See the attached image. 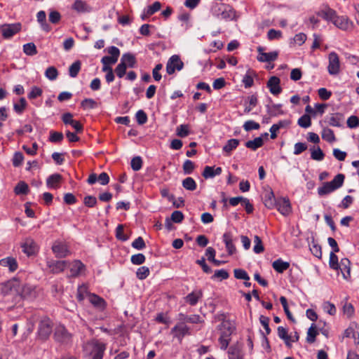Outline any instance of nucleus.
<instances>
[{
	"label": "nucleus",
	"mask_w": 359,
	"mask_h": 359,
	"mask_svg": "<svg viewBox=\"0 0 359 359\" xmlns=\"http://www.w3.org/2000/svg\"><path fill=\"white\" fill-rule=\"evenodd\" d=\"M4 302L8 304V309H13L15 305L20 304L22 297L20 295V281L12 279L4 283L1 287Z\"/></svg>",
	"instance_id": "nucleus-1"
},
{
	"label": "nucleus",
	"mask_w": 359,
	"mask_h": 359,
	"mask_svg": "<svg viewBox=\"0 0 359 359\" xmlns=\"http://www.w3.org/2000/svg\"><path fill=\"white\" fill-rule=\"evenodd\" d=\"M106 345L98 340H91L83 346V351L86 355L91 357L90 359H102Z\"/></svg>",
	"instance_id": "nucleus-2"
},
{
	"label": "nucleus",
	"mask_w": 359,
	"mask_h": 359,
	"mask_svg": "<svg viewBox=\"0 0 359 359\" xmlns=\"http://www.w3.org/2000/svg\"><path fill=\"white\" fill-rule=\"evenodd\" d=\"M52 330V321L48 318L41 319L38 327V338L42 341L46 340L51 334Z\"/></svg>",
	"instance_id": "nucleus-3"
},
{
	"label": "nucleus",
	"mask_w": 359,
	"mask_h": 359,
	"mask_svg": "<svg viewBox=\"0 0 359 359\" xmlns=\"http://www.w3.org/2000/svg\"><path fill=\"white\" fill-rule=\"evenodd\" d=\"M184 67V62L177 55H172L166 64V72L168 74H173L175 70L180 71Z\"/></svg>",
	"instance_id": "nucleus-4"
},
{
	"label": "nucleus",
	"mask_w": 359,
	"mask_h": 359,
	"mask_svg": "<svg viewBox=\"0 0 359 359\" xmlns=\"http://www.w3.org/2000/svg\"><path fill=\"white\" fill-rule=\"evenodd\" d=\"M53 337L55 340L60 344H68L72 339L71 334L62 325H59L55 328Z\"/></svg>",
	"instance_id": "nucleus-5"
},
{
	"label": "nucleus",
	"mask_w": 359,
	"mask_h": 359,
	"mask_svg": "<svg viewBox=\"0 0 359 359\" xmlns=\"http://www.w3.org/2000/svg\"><path fill=\"white\" fill-rule=\"evenodd\" d=\"M2 36L4 39H9L19 32L21 29L20 23L4 24L0 27Z\"/></svg>",
	"instance_id": "nucleus-6"
},
{
	"label": "nucleus",
	"mask_w": 359,
	"mask_h": 359,
	"mask_svg": "<svg viewBox=\"0 0 359 359\" xmlns=\"http://www.w3.org/2000/svg\"><path fill=\"white\" fill-rule=\"evenodd\" d=\"M340 62L338 55L335 52L329 54L328 72L331 75H337L339 72Z\"/></svg>",
	"instance_id": "nucleus-7"
},
{
	"label": "nucleus",
	"mask_w": 359,
	"mask_h": 359,
	"mask_svg": "<svg viewBox=\"0 0 359 359\" xmlns=\"http://www.w3.org/2000/svg\"><path fill=\"white\" fill-rule=\"evenodd\" d=\"M257 50L259 53L257 60L262 62H270L271 61H274L278 56V53L277 51L264 53V48L262 46H258Z\"/></svg>",
	"instance_id": "nucleus-8"
},
{
	"label": "nucleus",
	"mask_w": 359,
	"mask_h": 359,
	"mask_svg": "<svg viewBox=\"0 0 359 359\" xmlns=\"http://www.w3.org/2000/svg\"><path fill=\"white\" fill-rule=\"evenodd\" d=\"M332 22L339 29L346 31L353 27V23L346 16H336L332 20Z\"/></svg>",
	"instance_id": "nucleus-9"
},
{
	"label": "nucleus",
	"mask_w": 359,
	"mask_h": 359,
	"mask_svg": "<svg viewBox=\"0 0 359 359\" xmlns=\"http://www.w3.org/2000/svg\"><path fill=\"white\" fill-rule=\"evenodd\" d=\"M316 15L326 21L332 22L336 16V11L327 5H324L320 9L316 12Z\"/></svg>",
	"instance_id": "nucleus-10"
},
{
	"label": "nucleus",
	"mask_w": 359,
	"mask_h": 359,
	"mask_svg": "<svg viewBox=\"0 0 359 359\" xmlns=\"http://www.w3.org/2000/svg\"><path fill=\"white\" fill-rule=\"evenodd\" d=\"M88 300L93 307L100 311H104L107 307L106 301L96 294H88Z\"/></svg>",
	"instance_id": "nucleus-11"
},
{
	"label": "nucleus",
	"mask_w": 359,
	"mask_h": 359,
	"mask_svg": "<svg viewBox=\"0 0 359 359\" xmlns=\"http://www.w3.org/2000/svg\"><path fill=\"white\" fill-rule=\"evenodd\" d=\"M68 266L67 261L50 260L47 262V266L53 273H59L62 272Z\"/></svg>",
	"instance_id": "nucleus-12"
},
{
	"label": "nucleus",
	"mask_w": 359,
	"mask_h": 359,
	"mask_svg": "<svg viewBox=\"0 0 359 359\" xmlns=\"http://www.w3.org/2000/svg\"><path fill=\"white\" fill-rule=\"evenodd\" d=\"M219 329L221 330L220 337L231 340V335L233 332L235 327L229 320H223Z\"/></svg>",
	"instance_id": "nucleus-13"
},
{
	"label": "nucleus",
	"mask_w": 359,
	"mask_h": 359,
	"mask_svg": "<svg viewBox=\"0 0 359 359\" xmlns=\"http://www.w3.org/2000/svg\"><path fill=\"white\" fill-rule=\"evenodd\" d=\"M280 80L278 77L273 76L270 77L267 81L266 86L269 88L271 93L277 95L282 92V88L280 86Z\"/></svg>",
	"instance_id": "nucleus-14"
},
{
	"label": "nucleus",
	"mask_w": 359,
	"mask_h": 359,
	"mask_svg": "<svg viewBox=\"0 0 359 359\" xmlns=\"http://www.w3.org/2000/svg\"><path fill=\"white\" fill-rule=\"evenodd\" d=\"M275 208H276L283 215H288L292 212L291 205L287 198L278 199Z\"/></svg>",
	"instance_id": "nucleus-15"
},
{
	"label": "nucleus",
	"mask_w": 359,
	"mask_h": 359,
	"mask_svg": "<svg viewBox=\"0 0 359 359\" xmlns=\"http://www.w3.org/2000/svg\"><path fill=\"white\" fill-rule=\"evenodd\" d=\"M242 348L243 344L238 341L231 345L228 350L229 358L243 359Z\"/></svg>",
	"instance_id": "nucleus-16"
},
{
	"label": "nucleus",
	"mask_w": 359,
	"mask_h": 359,
	"mask_svg": "<svg viewBox=\"0 0 359 359\" xmlns=\"http://www.w3.org/2000/svg\"><path fill=\"white\" fill-rule=\"evenodd\" d=\"M67 266L70 267V277L79 276L86 268L80 260H74L72 264L68 262Z\"/></svg>",
	"instance_id": "nucleus-17"
},
{
	"label": "nucleus",
	"mask_w": 359,
	"mask_h": 359,
	"mask_svg": "<svg viewBox=\"0 0 359 359\" xmlns=\"http://www.w3.org/2000/svg\"><path fill=\"white\" fill-rule=\"evenodd\" d=\"M223 241L225 243V246L226 250L228 252L229 255H233L236 252V246L233 243V236L231 233L226 232L223 234L222 236Z\"/></svg>",
	"instance_id": "nucleus-18"
},
{
	"label": "nucleus",
	"mask_w": 359,
	"mask_h": 359,
	"mask_svg": "<svg viewBox=\"0 0 359 359\" xmlns=\"http://www.w3.org/2000/svg\"><path fill=\"white\" fill-rule=\"evenodd\" d=\"M22 251L27 255L32 256L37 252V245L32 239H26L25 243L21 245Z\"/></svg>",
	"instance_id": "nucleus-19"
},
{
	"label": "nucleus",
	"mask_w": 359,
	"mask_h": 359,
	"mask_svg": "<svg viewBox=\"0 0 359 359\" xmlns=\"http://www.w3.org/2000/svg\"><path fill=\"white\" fill-rule=\"evenodd\" d=\"M172 333H175V337L181 339L185 335L189 334V328L183 323H178L172 330Z\"/></svg>",
	"instance_id": "nucleus-20"
},
{
	"label": "nucleus",
	"mask_w": 359,
	"mask_h": 359,
	"mask_svg": "<svg viewBox=\"0 0 359 359\" xmlns=\"http://www.w3.org/2000/svg\"><path fill=\"white\" fill-rule=\"evenodd\" d=\"M161 194L163 197L167 198L169 201L172 202V205L176 208H180L181 207H183L184 205V200L183 198L180 197L179 201H180V203H177V201L175 200V198L174 195L169 194V189L167 188L162 189L161 190Z\"/></svg>",
	"instance_id": "nucleus-21"
},
{
	"label": "nucleus",
	"mask_w": 359,
	"mask_h": 359,
	"mask_svg": "<svg viewBox=\"0 0 359 359\" xmlns=\"http://www.w3.org/2000/svg\"><path fill=\"white\" fill-rule=\"evenodd\" d=\"M53 252L58 258H63L68 255L69 250L66 245L58 243H55L52 247Z\"/></svg>",
	"instance_id": "nucleus-22"
},
{
	"label": "nucleus",
	"mask_w": 359,
	"mask_h": 359,
	"mask_svg": "<svg viewBox=\"0 0 359 359\" xmlns=\"http://www.w3.org/2000/svg\"><path fill=\"white\" fill-rule=\"evenodd\" d=\"M277 200L274 196L273 191L271 189L266 191L264 197V205L269 209H273L277 205Z\"/></svg>",
	"instance_id": "nucleus-23"
},
{
	"label": "nucleus",
	"mask_w": 359,
	"mask_h": 359,
	"mask_svg": "<svg viewBox=\"0 0 359 359\" xmlns=\"http://www.w3.org/2000/svg\"><path fill=\"white\" fill-rule=\"evenodd\" d=\"M222 168L217 167L215 168L211 166H205L203 171L202 175L205 179L213 178L216 175H219L222 173Z\"/></svg>",
	"instance_id": "nucleus-24"
},
{
	"label": "nucleus",
	"mask_w": 359,
	"mask_h": 359,
	"mask_svg": "<svg viewBox=\"0 0 359 359\" xmlns=\"http://www.w3.org/2000/svg\"><path fill=\"white\" fill-rule=\"evenodd\" d=\"M350 261L347 258H343L341 259L339 270L341 271L342 276L344 279L347 280L350 278Z\"/></svg>",
	"instance_id": "nucleus-25"
},
{
	"label": "nucleus",
	"mask_w": 359,
	"mask_h": 359,
	"mask_svg": "<svg viewBox=\"0 0 359 359\" xmlns=\"http://www.w3.org/2000/svg\"><path fill=\"white\" fill-rule=\"evenodd\" d=\"M0 265L4 267H8L10 271L13 272L18 269V263L15 259L8 257L0 260Z\"/></svg>",
	"instance_id": "nucleus-26"
},
{
	"label": "nucleus",
	"mask_w": 359,
	"mask_h": 359,
	"mask_svg": "<svg viewBox=\"0 0 359 359\" xmlns=\"http://www.w3.org/2000/svg\"><path fill=\"white\" fill-rule=\"evenodd\" d=\"M178 320L183 324L184 323H198L201 322V317L198 315L187 316L181 313L178 316Z\"/></svg>",
	"instance_id": "nucleus-27"
},
{
	"label": "nucleus",
	"mask_w": 359,
	"mask_h": 359,
	"mask_svg": "<svg viewBox=\"0 0 359 359\" xmlns=\"http://www.w3.org/2000/svg\"><path fill=\"white\" fill-rule=\"evenodd\" d=\"M344 115L341 113L332 114L329 118L328 123L332 126L341 127L344 122Z\"/></svg>",
	"instance_id": "nucleus-28"
},
{
	"label": "nucleus",
	"mask_w": 359,
	"mask_h": 359,
	"mask_svg": "<svg viewBox=\"0 0 359 359\" xmlns=\"http://www.w3.org/2000/svg\"><path fill=\"white\" fill-rule=\"evenodd\" d=\"M121 62L127 65V67L133 68L135 67L137 60L135 55L130 53H124L121 59Z\"/></svg>",
	"instance_id": "nucleus-29"
},
{
	"label": "nucleus",
	"mask_w": 359,
	"mask_h": 359,
	"mask_svg": "<svg viewBox=\"0 0 359 359\" xmlns=\"http://www.w3.org/2000/svg\"><path fill=\"white\" fill-rule=\"evenodd\" d=\"M267 113L270 116H277L280 114H284L285 111L281 109L282 104H273V105L267 104L266 106Z\"/></svg>",
	"instance_id": "nucleus-30"
},
{
	"label": "nucleus",
	"mask_w": 359,
	"mask_h": 359,
	"mask_svg": "<svg viewBox=\"0 0 359 359\" xmlns=\"http://www.w3.org/2000/svg\"><path fill=\"white\" fill-rule=\"evenodd\" d=\"M272 266L278 273H281L290 267V263L284 262L281 259H278L273 262Z\"/></svg>",
	"instance_id": "nucleus-31"
},
{
	"label": "nucleus",
	"mask_w": 359,
	"mask_h": 359,
	"mask_svg": "<svg viewBox=\"0 0 359 359\" xmlns=\"http://www.w3.org/2000/svg\"><path fill=\"white\" fill-rule=\"evenodd\" d=\"M223 9L219 8L221 13L219 18L224 20H233L236 15L235 12L229 6H222Z\"/></svg>",
	"instance_id": "nucleus-32"
},
{
	"label": "nucleus",
	"mask_w": 359,
	"mask_h": 359,
	"mask_svg": "<svg viewBox=\"0 0 359 359\" xmlns=\"http://www.w3.org/2000/svg\"><path fill=\"white\" fill-rule=\"evenodd\" d=\"M203 292L201 290L194 291L189 294L186 297V302L190 305L194 306L197 304L198 299L202 297Z\"/></svg>",
	"instance_id": "nucleus-33"
},
{
	"label": "nucleus",
	"mask_w": 359,
	"mask_h": 359,
	"mask_svg": "<svg viewBox=\"0 0 359 359\" xmlns=\"http://www.w3.org/2000/svg\"><path fill=\"white\" fill-rule=\"evenodd\" d=\"M264 144V141L262 137L255 138L253 140H249L245 142V147L253 151L257 150Z\"/></svg>",
	"instance_id": "nucleus-34"
},
{
	"label": "nucleus",
	"mask_w": 359,
	"mask_h": 359,
	"mask_svg": "<svg viewBox=\"0 0 359 359\" xmlns=\"http://www.w3.org/2000/svg\"><path fill=\"white\" fill-rule=\"evenodd\" d=\"M62 180V176L60 174H53L50 175L46 180V184L50 188H57V184L60 183Z\"/></svg>",
	"instance_id": "nucleus-35"
},
{
	"label": "nucleus",
	"mask_w": 359,
	"mask_h": 359,
	"mask_svg": "<svg viewBox=\"0 0 359 359\" xmlns=\"http://www.w3.org/2000/svg\"><path fill=\"white\" fill-rule=\"evenodd\" d=\"M337 189L332 184L331 185L330 182H326L323 184V186L318 189V194L319 196H325L327 195L332 191H335Z\"/></svg>",
	"instance_id": "nucleus-36"
},
{
	"label": "nucleus",
	"mask_w": 359,
	"mask_h": 359,
	"mask_svg": "<svg viewBox=\"0 0 359 359\" xmlns=\"http://www.w3.org/2000/svg\"><path fill=\"white\" fill-rule=\"evenodd\" d=\"M29 191L27 183L23 181L19 182L14 188V192L16 195H26Z\"/></svg>",
	"instance_id": "nucleus-37"
},
{
	"label": "nucleus",
	"mask_w": 359,
	"mask_h": 359,
	"mask_svg": "<svg viewBox=\"0 0 359 359\" xmlns=\"http://www.w3.org/2000/svg\"><path fill=\"white\" fill-rule=\"evenodd\" d=\"M311 151V158L315 161H322L325 157V154L320 148V147H313L310 149Z\"/></svg>",
	"instance_id": "nucleus-38"
},
{
	"label": "nucleus",
	"mask_w": 359,
	"mask_h": 359,
	"mask_svg": "<svg viewBox=\"0 0 359 359\" xmlns=\"http://www.w3.org/2000/svg\"><path fill=\"white\" fill-rule=\"evenodd\" d=\"M318 334V332L316 330V325L314 323L311 324L307 332L306 341L309 344L314 343Z\"/></svg>",
	"instance_id": "nucleus-39"
},
{
	"label": "nucleus",
	"mask_w": 359,
	"mask_h": 359,
	"mask_svg": "<svg viewBox=\"0 0 359 359\" xmlns=\"http://www.w3.org/2000/svg\"><path fill=\"white\" fill-rule=\"evenodd\" d=\"M280 302L283 307V310H284L288 320H290L292 323H295L296 320L293 317L292 314L291 313V312L289 310L287 299L285 297L281 296L280 297Z\"/></svg>",
	"instance_id": "nucleus-40"
},
{
	"label": "nucleus",
	"mask_w": 359,
	"mask_h": 359,
	"mask_svg": "<svg viewBox=\"0 0 359 359\" xmlns=\"http://www.w3.org/2000/svg\"><path fill=\"white\" fill-rule=\"evenodd\" d=\"M90 294L91 293L88 291V287L82 285L77 289L76 299L79 302H81L86 297L88 298V294Z\"/></svg>",
	"instance_id": "nucleus-41"
},
{
	"label": "nucleus",
	"mask_w": 359,
	"mask_h": 359,
	"mask_svg": "<svg viewBox=\"0 0 359 359\" xmlns=\"http://www.w3.org/2000/svg\"><path fill=\"white\" fill-rule=\"evenodd\" d=\"M81 62L80 60H76L69 68V74L72 78L77 76L79 71L81 70Z\"/></svg>",
	"instance_id": "nucleus-42"
},
{
	"label": "nucleus",
	"mask_w": 359,
	"mask_h": 359,
	"mask_svg": "<svg viewBox=\"0 0 359 359\" xmlns=\"http://www.w3.org/2000/svg\"><path fill=\"white\" fill-rule=\"evenodd\" d=\"M27 106V102L25 98L21 97V98H20L18 103H14L13 109L17 114H21L23 113V111L26 109Z\"/></svg>",
	"instance_id": "nucleus-43"
},
{
	"label": "nucleus",
	"mask_w": 359,
	"mask_h": 359,
	"mask_svg": "<svg viewBox=\"0 0 359 359\" xmlns=\"http://www.w3.org/2000/svg\"><path fill=\"white\" fill-rule=\"evenodd\" d=\"M239 144V140L237 139H230L227 143L224 146L223 151L227 154H230L235 149Z\"/></svg>",
	"instance_id": "nucleus-44"
},
{
	"label": "nucleus",
	"mask_w": 359,
	"mask_h": 359,
	"mask_svg": "<svg viewBox=\"0 0 359 359\" xmlns=\"http://www.w3.org/2000/svg\"><path fill=\"white\" fill-rule=\"evenodd\" d=\"M182 184V187L188 191H194L197 187L195 180L191 177L185 178Z\"/></svg>",
	"instance_id": "nucleus-45"
},
{
	"label": "nucleus",
	"mask_w": 359,
	"mask_h": 359,
	"mask_svg": "<svg viewBox=\"0 0 359 359\" xmlns=\"http://www.w3.org/2000/svg\"><path fill=\"white\" fill-rule=\"evenodd\" d=\"M190 134L189 126L187 124H182L177 126L176 135L180 137H187Z\"/></svg>",
	"instance_id": "nucleus-46"
},
{
	"label": "nucleus",
	"mask_w": 359,
	"mask_h": 359,
	"mask_svg": "<svg viewBox=\"0 0 359 359\" xmlns=\"http://www.w3.org/2000/svg\"><path fill=\"white\" fill-rule=\"evenodd\" d=\"M88 7L87 4L81 0H76L72 6L74 10L81 13L89 11Z\"/></svg>",
	"instance_id": "nucleus-47"
},
{
	"label": "nucleus",
	"mask_w": 359,
	"mask_h": 359,
	"mask_svg": "<svg viewBox=\"0 0 359 359\" xmlns=\"http://www.w3.org/2000/svg\"><path fill=\"white\" fill-rule=\"evenodd\" d=\"M322 138L328 142H333L336 140L333 130L330 128H324L323 130Z\"/></svg>",
	"instance_id": "nucleus-48"
},
{
	"label": "nucleus",
	"mask_w": 359,
	"mask_h": 359,
	"mask_svg": "<svg viewBox=\"0 0 359 359\" xmlns=\"http://www.w3.org/2000/svg\"><path fill=\"white\" fill-rule=\"evenodd\" d=\"M344 179H345L344 175L339 173V174H337L334 177V179L331 182H329L331 185L332 184V186H334L335 187V189H337L343 185Z\"/></svg>",
	"instance_id": "nucleus-49"
},
{
	"label": "nucleus",
	"mask_w": 359,
	"mask_h": 359,
	"mask_svg": "<svg viewBox=\"0 0 359 359\" xmlns=\"http://www.w3.org/2000/svg\"><path fill=\"white\" fill-rule=\"evenodd\" d=\"M338 257L334 253V252H331L330 254V260L329 265L330 267L334 270L338 271L339 268H340Z\"/></svg>",
	"instance_id": "nucleus-50"
},
{
	"label": "nucleus",
	"mask_w": 359,
	"mask_h": 359,
	"mask_svg": "<svg viewBox=\"0 0 359 359\" xmlns=\"http://www.w3.org/2000/svg\"><path fill=\"white\" fill-rule=\"evenodd\" d=\"M248 100L249 102V105L246 106L244 109V112L245 114L250 113L252 111V108L255 107L258 102L257 97L256 95H252L251 96H249L248 97Z\"/></svg>",
	"instance_id": "nucleus-51"
},
{
	"label": "nucleus",
	"mask_w": 359,
	"mask_h": 359,
	"mask_svg": "<svg viewBox=\"0 0 359 359\" xmlns=\"http://www.w3.org/2000/svg\"><path fill=\"white\" fill-rule=\"evenodd\" d=\"M297 123L300 127L307 128L311 125V117L307 114H304L299 118Z\"/></svg>",
	"instance_id": "nucleus-52"
},
{
	"label": "nucleus",
	"mask_w": 359,
	"mask_h": 359,
	"mask_svg": "<svg viewBox=\"0 0 359 359\" xmlns=\"http://www.w3.org/2000/svg\"><path fill=\"white\" fill-rule=\"evenodd\" d=\"M23 51L27 55H35L37 54V50L34 43H28L23 46Z\"/></svg>",
	"instance_id": "nucleus-53"
},
{
	"label": "nucleus",
	"mask_w": 359,
	"mask_h": 359,
	"mask_svg": "<svg viewBox=\"0 0 359 359\" xmlns=\"http://www.w3.org/2000/svg\"><path fill=\"white\" fill-rule=\"evenodd\" d=\"M310 250L311 253L318 258H321L322 257V250L321 246L316 243L314 241H312L311 244H310Z\"/></svg>",
	"instance_id": "nucleus-54"
},
{
	"label": "nucleus",
	"mask_w": 359,
	"mask_h": 359,
	"mask_svg": "<svg viewBox=\"0 0 359 359\" xmlns=\"http://www.w3.org/2000/svg\"><path fill=\"white\" fill-rule=\"evenodd\" d=\"M233 274H234V277L236 279L244 280H250V276H248V273L244 269H235L233 270Z\"/></svg>",
	"instance_id": "nucleus-55"
},
{
	"label": "nucleus",
	"mask_w": 359,
	"mask_h": 359,
	"mask_svg": "<svg viewBox=\"0 0 359 359\" xmlns=\"http://www.w3.org/2000/svg\"><path fill=\"white\" fill-rule=\"evenodd\" d=\"M143 161L140 156H135L132 158L130 165L134 171L140 170L142 167Z\"/></svg>",
	"instance_id": "nucleus-56"
},
{
	"label": "nucleus",
	"mask_w": 359,
	"mask_h": 359,
	"mask_svg": "<svg viewBox=\"0 0 359 359\" xmlns=\"http://www.w3.org/2000/svg\"><path fill=\"white\" fill-rule=\"evenodd\" d=\"M97 105V102L92 98H86L81 102V106L83 109H94Z\"/></svg>",
	"instance_id": "nucleus-57"
},
{
	"label": "nucleus",
	"mask_w": 359,
	"mask_h": 359,
	"mask_svg": "<svg viewBox=\"0 0 359 359\" xmlns=\"http://www.w3.org/2000/svg\"><path fill=\"white\" fill-rule=\"evenodd\" d=\"M229 277L228 271L225 269L217 270L215 271L214 275L211 277L212 279H219V280H226Z\"/></svg>",
	"instance_id": "nucleus-58"
},
{
	"label": "nucleus",
	"mask_w": 359,
	"mask_h": 359,
	"mask_svg": "<svg viewBox=\"0 0 359 359\" xmlns=\"http://www.w3.org/2000/svg\"><path fill=\"white\" fill-rule=\"evenodd\" d=\"M254 242H255V245L253 248V251L255 252V253L259 254V253L264 252V248L263 246L262 241V239L260 238V237L258 236H255Z\"/></svg>",
	"instance_id": "nucleus-59"
},
{
	"label": "nucleus",
	"mask_w": 359,
	"mask_h": 359,
	"mask_svg": "<svg viewBox=\"0 0 359 359\" xmlns=\"http://www.w3.org/2000/svg\"><path fill=\"white\" fill-rule=\"evenodd\" d=\"M45 75L48 79L53 81L57 79L58 76V71L55 67L51 66L46 69Z\"/></svg>",
	"instance_id": "nucleus-60"
},
{
	"label": "nucleus",
	"mask_w": 359,
	"mask_h": 359,
	"mask_svg": "<svg viewBox=\"0 0 359 359\" xmlns=\"http://www.w3.org/2000/svg\"><path fill=\"white\" fill-rule=\"evenodd\" d=\"M354 307L352 304L346 302L343 305L344 314L347 316L348 318H351L354 315Z\"/></svg>",
	"instance_id": "nucleus-61"
},
{
	"label": "nucleus",
	"mask_w": 359,
	"mask_h": 359,
	"mask_svg": "<svg viewBox=\"0 0 359 359\" xmlns=\"http://www.w3.org/2000/svg\"><path fill=\"white\" fill-rule=\"evenodd\" d=\"M252 74L253 71L249 70L243 79V83L245 88H250L254 83Z\"/></svg>",
	"instance_id": "nucleus-62"
},
{
	"label": "nucleus",
	"mask_w": 359,
	"mask_h": 359,
	"mask_svg": "<svg viewBox=\"0 0 359 359\" xmlns=\"http://www.w3.org/2000/svg\"><path fill=\"white\" fill-rule=\"evenodd\" d=\"M149 269L147 266H141L137 269L136 276L138 279L144 280L149 275Z\"/></svg>",
	"instance_id": "nucleus-63"
},
{
	"label": "nucleus",
	"mask_w": 359,
	"mask_h": 359,
	"mask_svg": "<svg viewBox=\"0 0 359 359\" xmlns=\"http://www.w3.org/2000/svg\"><path fill=\"white\" fill-rule=\"evenodd\" d=\"M135 118L139 125H143L146 123L148 119L147 114L142 109H140L137 111Z\"/></svg>",
	"instance_id": "nucleus-64"
}]
</instances>
